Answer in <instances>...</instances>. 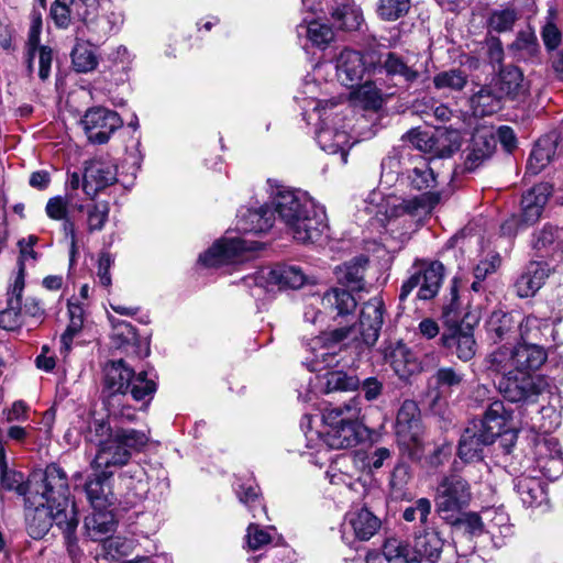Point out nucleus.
<instances>
[{"mask_svg": "<svg viewBox=\"0 0 563 563\" xmlns=\"http://www.w3.org/2000/svg\"><path fill=\"white\" fill-rule=\"evenodd\" d=\"M25 520L33 539L43 538L55 523L68 540L78 526L75 503L69 498V485L65 471L49 464L44 471L34 472L24 492Z\"/></svg>", "mask_w": 563, "mask_h": 563, "instance_id": "obj_1", "label": "nucleus"}, {"mask_svg": "<svg viewBox=\"0 0 563 563\" xmlns=\"http://www.w3.org/2000/svg\"><path fill=\"white\" fill-rule=\"evenodd\" d=\"M271 209L277 213L286 232L301 244L317 243L328 231L327 216L306 192L267 180Z\"/></svg>", "mask_w": 563, "mask_h": 563, "instance_id": "obj_2", "label": "nucleus"}, {"mask_svg": "<svg viewBox=\"0 0 563 563\" xmlns=\"http://www.w3.org/2000/svg\"><path fill=\"white\" fill-rule=\"evenodd\" d=\"M509 411L504 402L494 400L488 404L484 418L472 421L463 431L457 446L459 457L466 462H482L485 451L495 440L506 432Z\"/></svg>", "mask_w": 563, "mask_h": 563, "instance_id": "obj_3", "label": "nucleus"}, {"mask_svg": "<svg viewBox=\"0 0 563 563\" xmlns=\"http://www.w3.org/2000/svg\"><path fill=\"white\" fill-rule=\"evenodd\" d=\"M360 399L351 398L343 405L327 408L322 415L324 423L330 428L324 435V443L335 450L355 446L361 439L356 422L360 413Z\"/></svg>", "mask_w": 563, "mask_h": 563, "instance_id": "obj_4", "label": "nucleus"}, {"mask_svg": "<svg viewBox=\"0 0 563 563\" xmlns=\"http://www.w3.org/2000/svg\"><path fill=\"white\" fill-rule=\"evenodd\" d=\"M104 388L109 397H124L128 391L134 400H144L152 397L156 390V384L147 378L145 372L134 374L123 360L112 361L104 367Z\"/></svg>", "mask_w": 563, "mask_h": 563, "instance_id": "obj_5", "label": "nucleus"}, {"mask_svg": "<svg viewBox=\"0 0 563 563\" xmlns=\"http://www.w3.org/2000/svg\"><path fill=\"white\" fill-rule=\"evenodd\" d=\"M341 101V98L314 101V110L320 113V124L316 132V139L322 151L332 155L339 154L340 163L344 165L347 163L349 151L352 146L350 135L344 126H336V123L341 121L338 113L333 117L327 113L328 109L339 106Z\"/></svg>", "mask_w": 563, "mask_h": 563, "instance_id": "obj_6", "label": "nucleus"}, {"mask_svg": "<svg viewBox=\"0 0 563 563\" xmlns=\"http://www.w3.org/2000/svg\"><path fill=\"white\" fill-rule=\"evenodd\" d=\"M443 544V539L437 530L426 528L415 534L412 545L394 539L386 542L384 551L389 560L397 558L402 559L405 563H418L424 559L435 563L440 559Z\"/></svg>", "mask_w": 563, "mask_h": 563, "instance_id": "obj_7", "label": "nucleus"}, {"mask_svg": "<svg viewBox=\"0 0 563 563\" xmlns=\"http://www.w3.org/2000/svg\"><path fill=\"white\" fill-rule=\"evenodd\" d=\"M396 434L405 454L412 461H420L424 454L423 427L418 404L405 400L396 418Z\"/></svg>", "mask_w": 563, "mask_h": 563, "instance_id": "obj_8", "label": "nucleus"}, {"mask_svg": "<svg viewBox=\"0 0 563 563\" xmlns=\"http://www.w3.org/2000/svg\"><path fill=\"white\" fill-rule=\"evenodd\" d=\"M452 301L443 308V317L448 323H452L450 331L441 335V344L454 353L462 362L471 361L477 351V344L474 338L473 329L467 325L465 328L457 325L461 316L457 311L456 287L452 286Z\"/></svg>", "mask_w": 563, "mask_h": 563, "instance_id": "obj_9", "label": "nucleus"}, {"mask_svg": "<svg viewBox=\"0 0 563 563\" xmlns=\"http://www.w3.org/2000/svg\"><path fill=\"white\" fill-rule=\"evenodd\" d=\"M354 332L355 329H334L311 339L307 344V351L310 355L305 361L309 371L321 372L339 364L340 344L344 342L347 345V339Z\"/></svg>", "mask_w": 563, "mask_h": 563, "instance_id": "obj_10", "label": "nucleus"}, {"mask_svg": "<svg viewBox=\"0 0 563 563\" xmlns=\"http://www.w3.org/2000/svg\"><path fill=\"white\" fill-rule=\"evenodd\" d=\"M384 301L375 296L364 302L361 308L358 323L344 329H355L349 336L347 345H354L360 352L372 347L378 340L384 321Z\"/></svg>", "mask_w": 563, "mask_h": 563, "instance_id": "obj_11", "label": "nucleus"}, {"mask_svg": "<svg viewBox=\"0 0 563 563\" xmlns=\"http://www.w3.org/2000/svg\"><path fill=\"white\" fill-rule=\"evenodd\" d=\"M472 500L471 485L460 475L444 476L435 490L437 512L445 520H452L455 515L466 508Z\"/></svg>", "mask_w": 563, "mask_h": 563, "instance_id": "obj_12", "label": "nucleus"}, {"mask_svg": "<svg viewBox=\"0 0 563 563\" xmlns=\"http://www.w3.org/2000/svg\"><path fill=\"white\" fill-rule=\"evenodd\" d=\"M443 276L444 266L438 261L415 264L412 273L401 285L399 299L406 300L413 289H417V298L420 300L434 298L439 292Z\"/></svg>", "mask_w": 563, "mask_h": 563, "instance_id": "obj_13", "label": "nucleus"}, {"mask_svg": "<svg viewBox=\"0 0 563 563\" xmlns=\"http://www.w3.org/2000/svg\"><path fill=\"white\" fill-rule=\"evenodd\" d=\"M498 389L508 401L534 404L548 391L549 383L541 375L516 372L510 376L501 377Z\"/></svg>", "mask_w": 563, "mask_h": 563, "instance_id": "obj_14", "label": "nucleus"}, {"mask_svg": "<svg viewBox=\"0 0 563 563\" xmlns=\"http://www.w3.org/2000/svg\"><path fill=\"white\" fill-rule=\"evenodd\" d=\"M306 10L329 12L333 24L343 31H356L363 22L361 9L352 0H301Z\"/></svg>", "mask_w": 563, "mask_h": 563, "instance_id": "obj_15", "label": "nucleus"}, {"mask_svg": "<svg viewBox=\"0 0 563 563\" xmlns=\"http://www.w3.org/2000/svg\"><path fill=\"white\" fill-rule=\"evenodd\" d=\"M262 244L241 236L218 240L211 247L199 256V261L207 267H218L238 261L244 253L260 250Z\"/></svg>", "mask_w": 563, "mask_h": 563, "instance_id": "obj_16", "label": "nucleus"}, {"mask_svg": "<svg viewBox=\"0 0 563 563\" xmlns=\"http://www.w3.org/2000/svg\"><path fill=\"white\" fill-rule=\"evenodd\" d=\"M376 53L362 54L358 51L344 48L335 58L338 80L345 87L358 86L366 71L374 70Z\"/></svg>", "mask_w": 563, "mask_h": 563, "instance_id": "obj_17", "label": "nucleus"}, {"mask_svg": "<svg viewBox=\"0 0 563 563\" xmlns=\"http://www.w3.org/2000/svg\"><path fill=\"white\" fill-rule=\"evenodd\" d=\"M81 124L91 143L104 144L112 133L121 128L122 120L115 111L103 107H93L86 111Z\"/></svg>", "mask_w": 563, "mask_h": 563, "instance_id": "obj_18", "label": "nucleus"}, {"mask_svg": "<svg viewBox=\"0 0 563 563\" xmlns=\"http://www.w3.org/2000/svg\"><path fill=\"white\" fill-rule=\"evenodd\" d=\"M374 73L384 74L387 78L406 86H411L420 78L416 63L397 52L379 54L377 59L375 58Z\"/></svg>", "mask_w": 563, "mask_h": 563, "instance_id": "obj_19", "label": "nucleus"}, {"mask_svg": "<svg viewBox=\"0 0 563 563\" xmlns=\"http://www.w3.org/2000/svg\"><path fill=\"white\" fill-rule=\"evenodd\" d=\"M256 286L273 289L274 286L282 288H300L306 282L307 276L299 266L278 264L274 267L260 269L253 277Z\"/></svg>", "mask_w": 563, "mask_h": 563, "instance_id": "obj_20", "label": "nucleus"}, {"mask_svg": "<svg viewBox=\"0 0 563 563\" xmlns=\"http://www.w3.org/2000/svg\"><path fill=\"white\" fill-rule=\"evenodd\" d=\"M117 166L109 159L95 158L86 163L82 190L93 199L101 190L117 181Z\"/></svg>", "mask_w": 563, "mask_h": 563, "instance_id": "obj_21", "label": "nucleus"}, {"mask_svg": "<svg viewBox=\"0 0 563 563\" xmlns=\"http://www.w3.org/2000/svg\"><path fill=\"white\" fill-rule=\"evenodd\" d=\"M40 30L41 19L36 18L33 20L32 26L29 33L27 51L25 56V63L27 74L31 76L34 73V63L37 60L38 65V77L41 80H46L51 75V67L53 63V51L51 47L40 45Z\"/></svg>", "mask_w": 563, "mask_h": 563, "instance_id": "obj_22", "label": "nucleus"}, {"mask_svg": "<svg viewBox=\"0 0 563 563\" xmlns=\"http://www.w3.org/2000/svg\"><path fill=\"white\" fill-rule=\"evenodd\" d=\"M24 289V264L22 260L19 263V272L8 291V305L0 312V328L4 330H15L23 323L22 316V292Z\"/></svg>", "mask_w": 563, "mask_h": 563, "instance_id": "obj_23", "label": "nucleus"}, {"mask_svg": "<svg viewBox=\"0 0 563 563\" xmlns=\"http://www.w3.org/2000/svg\"><path fill=\"white\" fill-rule=\"evenodd\" d=\"M439 192L428 191L409 199L390 198L387 201V214L389 217L411 216L419 217L429 213L439 202Z\"/></svg>", "mask_w": 563, "mask_h": 563, "instance_id": "obj_24", "label": "nucleus"}, {"mask_svg": "<svg viewBox=\"0 0 563 563\" xmlns=\"http://www.w3.org/2000/svg\"><path fill=\"white\" fill-rule=\"evenodd\" d=\"M536 465L549 479H556L563 473V457L555 438H543L536 444Z\"/></svg>", "mask_w": 563, "mask_h": 563, "instance_id": "obj_25", "label": "nucleus"}, {"mask_svg": "<svg viewBox=\"0 0 563 563\" xmlns=\"http://www.w3.org/2000/svg\"><path fill=\"white\" fill-rule=\"evenodd\" d=\"M383 355L395 374L401 379H407L419 371V363L416 355L401 341L385 344Z\"/></svg>", "mask_w": 563, "mask_h": 563, "instance_id": "obj_26", "label": "nucleus"}, {"mask_svg": "<svg viewBox=\"0 0 563 563\" xmlns=\"http://www.w3.org/2000/svg\"><path fill=\"white\" fill-rule=\"evenodd\" d=\"M519 313L494 311L486 321V331L493 343L509 344L518 339Z\"/></svg>", "mask_w": 563, "mask_h": 563, "instance_id": "obj_27", "label": "nucleus"}, {"mask_svg": "<svg viewBox=\"0 0 563 563\" xmlns=\"http://www.w3.org/2000/svg\"><path fill=\"white\" fill-rule=\"evenodd\" d=\"M551 272L544 261H531L515 283L516 292L521 298H528L543 286Z\"/></svg>", "mask_w": 563, "mask_h": 563, "instance_id": "obj_28", "label": "nucleus"}, {"mask_svg": "<svg viewBox=\"0 0 563 563\" xmlns=\"http://www.w3.org/2000/svg\"><path fill=\"white\" fill-rule=\"evenodd\" d=\"M274 212L268 205L242 209L236 219V230L242 233H264L272 229Z\"/></svg>", "mask_w": 563, "mask_h": 563, "instance_id": "obj_29", "label": "nucleus"}, {"mask_svg": "<svg viewBox=\"0 0 563 563\" xmlns=\"http://www.w3.org/2000/svg\"><path fill=\"white\" fill-rule=\"evenodd\" d=\"M130 459L126 448L113 435L98 449L91 465L96 471L112 472V468L125 465Z\"/></svg>", "mask_w": 563, "mask_h": 563, "instance_id": "obj_30", "label": "nucleus"}, {"mask_svg": "<svg viewBox=\"0 0 563 563\" xmlns=\"http://www.w3.org/2000/svg\"><path fill=\"white\" fill-rule=\"evenodd\" d=\"M550 195L551 187L539 184L522 196L520 218L525 225H532L540 219Z\"/></svg>", "mask_w": 563, "mask_h": 563, "instance_id": "obj_31", "label": "nucleus"}, {"mask_svg": "<svg viewBox=\"0 0 563 563\" xmlns=\"http://www.w3.org/2000/svg\"><path fill=\"white\" fill-rule=\"evenodd\" d=\"M496 87L501 96L511 100H521L529 92V84L522 71L516 66H507L500 69Z\"/></svg>", "mask_w": 563, "mask_h": 563, "instance_id": "obj_32", "label": "nucleus"}, {"mask_svg": "<svg viewBox=\"0 0 563 563\" xmlns=\"http://www.w3.org/2000/svg\"><path fill=\"white\" fill-rule=\"evenodd\" d=\"M465 383V373L452 366L439 367L429 379L438 399L450 397Z\"/></svg>", "mask_w": 563, "mask_h": 563, "instance_id": "obj_33", "label": "nucleus"}, {"mask_svg": "<svg viewBox=\"0 0 563 563\" xmlns=\"http://www.w3.org/2000/svg\"><path fill=\"white\" fill-rule=\"evenodd\" d=\"M514 484L523 506L533 508L547 503V485L540 478L522 474L515 478Z\"/></svg>", "mask_w": 563, "mask_h": 563, "instance_id": "obj_34", "label": "nucleus"}, {"mask_svg": "<svg viewBox=\"0 0 563 563\" xmlns=\"http://www.w3.org/2000/svg\"><path fill=\"white\" fill-rule=\"evenodd\" d=\"M345 528H351L355 538L367 541L380 528V520L366 507L356 508L345 516Z\"/></svg>", "mask_w": 563, "mask_h": 563, "instance_id": "obj_35", "label": "nucleus"}, {"mask_svg": "<svg viewBox=\"0 0 563 563\" xmlns=\"http://www.w3.org/2000/svg\"><path fill=\"white\" fill-rule=\"evenodd\" d=\"M113 472L100 471L85 483V492L92 509L107 508L113 504L114 496L109 478Z\"/></svg>", "mask_w": 563, "mask_h": 563, "instance_id": "obj_36", "label": "nucleus"}, {"mask_svg": "<svg viewBox=\"0 0 563 563\" xmlns=\"http://www.w3.org/2000/svg\"><path fill=\"white\" fill-rule=\"evenodd\" d=\"M356 305L357 301L351 292L340 288H332L321 297L323 310L333 318L353 313Z\"/></svg>", "mask_w": 563, "mask_h": 563, "instance_id": "obj_37", "label": "nucleus"}, {"mask_svg": "<svg viewBox=\"0 0 563 563\" xmlns=\"http://www.w3.org/2000/svg\"><path fill=\"white\" fill-rule=\"evenodd\" d=\"M547 361V352L538 343H523L515 347V371L527 373L539 369Z\"/></svg>", "mask_w": 563, "mask_h": 563, "instance_id": "obj_38", "label": "nucleus"}, {"mask_svg": "<svg viewBox=\"0 0 563 563\" xmlns=\"http://www.w3.org/2000/svg\"><path fill=\"white\" fill-rule=\"evenodd\" d=\"M532 246L539 257L553 258L563 249V228L545 225L536 234Z\"/></svg>", "mask_w": 563, "mask_h": 563, "instance_id": "obj_39", "label": "nucleus"}, {"mask_svg": "<svg viewBox=\"0 0 563 563\" xmlns=\"http://www.w3.org/2000/svg\"><path fill=\"white\" fill-rule=\"evenodd\" d=\"M556 151V137L545 135L537 141L527 163L530 174H539L553 158Z\"/></svg>", "mask_w": 563, "mask_h": 563, "instance_id": "obj_40", "label": "nucleus"}, {"mask_svg": "<svg viewBox=\"0 0 563 563\" xmlns=\"http://www.w3.org/2000/svg\"><path fill=\"white\" fill-rule=\"evenodd\" d=\"M115 528L114 516L107 508L93 509L92 514L85 518V529L89 538L100 541Z\"/></svg>", "mask_w": 563, "mask_h": 563, "instance_id": "obj_41", "label": "nucleus"}, {"mask_svg": "<svg viewBox=\"0 0 563 563\" xmlns=\"http://www.w3.org/2000/svg\"><path fill=\"white\" fill-rule=\"evenodd\" d=\"M494 147L495 141L493 137L488 139L481 134L475 135L465 156L464 169L467 172H474L490 157Z\"/></svg>", "mask_w": 563, "mask_h": 563, "instance_id": "obj_42", "label": "nucleus"}, {"mask_svg": "<svg viewBox=\"0 0 563 563\" xmlns=\"http://www.w3.org/2000/svg\"><path fill=\"white\" fill-rule=\"evenodd\" d=\"M298 36L305 35L312 45L324 48L334 37L332 29L318 20L305 18L297 26Z\"/></svg>", "mask_w": 563, "mask_h": 563, "instance_id": "obj_43", "label": "nucleus"}, {"mask_svg": "<svg viewBox=\"0 0 563 563\" xmlns=\"http://www.w3.org/2000/svg\"><path fill=\"white\" fill-rule=\"evenodd\" d=\"M366 263L367 260L358 257L339 266L335 271L339 283L351 288L352 290H362L364 285L363 278Z\"/></svg>", "mask_w": 563, "mask_h": 563, "instance_id": "obj_44", "label": "nucleus"}, {"mask_svg": "<svg viewBox=\"0 0 563 563\" xmlns=\"http://www.w3.org/2000/svg\"><path fill=\"white\" fill-rule=\"evenodd\" d=\"M501 96L488 86L482 87L471 97V106L475 115H490L501 109Z\"/></svg>", "mask_w": 563, "mask_h": 563, "instance_id": "obj_45", "label": "nucleus"}, {"mask_svg": "<svg viewBox=\"0 0 563 563\" xmlns=\"http://www.w3.org/2000/svg\"><path fill=\"white\" fill-rule=\"evenodd\" d=\"M461 134L457 130L438 129L433 132L432 156L449 157L461 147Z\"/></svg>", "mask_w": 563, "mask_h": 563, "instance_id": "obj_46", "label": "nucleus"}, {"mask_svg": "<svg viewBox=\"0 0 563 563\" xmlns=\"http://www.w3.org/2000/svg\"><path fill=\"white\" fill-rule=\"evenodd\" d=\"M508 52L517 60L532 59L539 52L536 34L529 29L519 32L516 40L508 46Z\"/></svg>", "mask_w": 563, "mask_h": 563, "instance_id": "obj_47", "label": "nucleus"}, {"mask_svg": "<svg viewBox=\"0 0 563 563\" xmlns=\"http://www.w3.org/2000/svg\"><path fill=\"white\" fill-rule=\"evenodd\" d=\"M488 368L499 373L503 377L510 376L515 371V347L511 349L505 343L486 357Z\"/></svg>", "mask_w": 563, "mask_h": 563, "instance_id": "obj_48", "label": "nucleus"}, {"mask_svg": "<svg viewBox=\"0 0 563 563\" xmlns=\"http://www.w3.org/2000/svg\"><path fill=\"white\" fill-rule=\"evenodd\" d=\"M70 56L74 69L78 73L92 71L99 64L98 56L88 42H77Z\"/></svg>", "mask_w": 563, "mask_h": 563, "instance_id": "obj_49", "label": "nucleus"}, {"mask_svg": "<svg viewBox=\"0 0 563 563\" xmlns=\"http://www.w3.org/2000/svg\"><path fill=\"white\" fill-rule=\"evenodd\" d=\"M549 327L548 320L539 319L533 316L522 319L519 314L518 336H520L523 343L539 344L541 338L544 335V331L549 330Z\"/></svg>", "mask_w": 563, "mask_h": 563, "instance_id": "obj_50", "label": "nucleus"}, {"mask_svg": "<svg viewBox=\"0 0 563 563\" xmlns=\"http://www.w3.org/2000/svg\"><path fill=\"white\" fill-rule=\"evenodd\" d=\"M481 514L483 521H485L484 525L487 533L494 534L496 531H499L504 534L509 532V516L504 507L484 508Z\"/></svg>", "mask_w": 563, "mask_h": 563, "instance_id": "obj_51", "label": "nucleus"}, {"mask_svg": "<svg viewBox=\"0 0 563 563\" xmlns=\"http://www.w3.org/2000/svg\"><path fill=\"white\" fill-rule=\"evenodd\" d=\"M110 423L104 419H89L87 426L82 431L84 438L87 442L93 443L99 448L101 444L108 442L113 437Z\"/></svg>", "mask_w": 563, "mask_h": 563, "instance_id": "obj_52", "label": "nucleus"}, {"mask_svg": "<svg viewBox=\"0 0 563 563\" xmlns=\"http://www.w3.org/2000/svg\"><path fill=\"white\" fill-rule=\"evenodd\" d=\"M409 184L417 190H430L437 184V176L428 163L421 162L408 172Z\"/></svg>", "mask_w": 563, "mask_h": 563, "instance_id": "obj_53", "label": "nucleus"}, {"mask_svg": "<svg viewBox=\"0 0 563 563\" xmlns=\"http://www.w3.org/2000/svg\"><path fill=\"white\" fill-rule=\"evenodd\" d=\"M466 84L467 75L461 69L444 70L433 77V85L439 90L460 91Z\"/></svg>", "mask_w": 563, "mask_h": 563, "instance_id": "obj_54", "label": "nucleus"}, {"mask_svg": "<svg viewBox=\"0 0 563 563\" xmlns=\"http://www.w3.org/2000/svg\"><path fill=\"white\" fill-rule=\"evenodd\" d=\"M113 435L122 446L126 448L130 457L132 456V452L141 451L148 442V435L135 429L117 428Z\"/></svg>", "mask_w": 563, "mask_h": 563, "instance_id": "obj_55", "label": "nucleus"}, {"mask_svg": "<svg viewBox=\"0 0 563 563\" xmlns=\"http://www.w3.org/2000/svg\"><path fill=\"white\" fill-rule=\"evenodd\" d=\"M411 8V0H378L376 12L384 21H396Z\"/></svg>", "mask_w": 563, "mask_h": 563, "instance_id": "obj_56", "label": "nucleus"}, {"mask_svg": "<svg viewBox=\"0 0 563 563\" xmlns=\"http://www.w3.org/2000/svg\"><path fill=\"white\" fill-rule=\"evenodd\" d=\"M324 379L325 393L338 390H355L360 387V379L356 376L347 375L342 371L327 372Z\"/></svg>", "mask_w": 563, "mask_h": 563, "instance_id": "obj_57", "label": "nucleus"}, {"mask_svg": "<svg viewBox=\"0 0 563 563\" xmlns=\"http://www.w3.org/2000/svg\"><path fill=\"white\" fill-rule=\"evenodd\" d=\"M109 205L108 202H95L87 207V230L90 233L101 231L109 217Z\"/></svg>", "mask_w": 563, "mask_h": 563, "instance_id": "obj_58", "label": "nucleus"}, {"mask_svg": "<svg viewBox=\"0 0 563 563\" xmlns=\"http://www.w3.org/2000/svg\"><path fill=\"white\" fill-rule=\"evenodd\" d=\"M102 541V555L104 559L118 560L125 556L131 551V541L122 537L103 538Z\"/></svg>", "mask_w": 563, "mask_h": 563, "instance_id": "obj_59", "label": "nucleus"}, {"mask_svg": "<svg viewBox=\"0 0 563 563\" xmlns=\"http://www.w3.org/2000/svg\"><path fill=\"white\" fill-rule=\"evenodd\" d=\"M415 109L417 112L424 115L426 121L432 117L439 123L448 122L453 114L449 107L442 103L437 104L432 99L416 103Z\"/></svg>", "mask_w": 563, "mask_h": 563, "instance_id": "obj_60", "label": "nucleus"}, {"mask_svg": "<svg viewBox=\"0 0 563 563\" xmlns=\"http://www.w3.org/2000/svg\"><path fill=\"white\" fill-rule=\"evenodd\" d=\"M73 199V192H67L66 196H55L48 199L45 211L49 219L62 221L69 217L68 202Z\"/></svg>", "mask_w": 563, "mask_h": 563, "instance_id": "obj_61", "label": "nucleus"}, {"mask_svg": "<svg viewBox=\"0 0 563 563\" xmlns=\"http://www.w3.org/2000/svg\"><path fill=\"white\" fill-rule=\"evenodd\" d=\"M484 522L481 512H466L454 520V523L471 537H478L486 532Z\"/></svg>", "mask_w": 563, "mask_h": 563, "instance_id": "obj_62", "label": "nucleus"}, {"mask_svg": "<svg viewBox=\"0 0 563 563\" xmlns=\"http://www.w3.org/2000/svg\"><path fill=\"white\" fill-rule=\"evenodd\" d=\"M411 477L410 468L405 463H398L390 475L389 485L393 494L398 498L405 494V488Z\"/></svg>", "mask_w": 563, "mask_h": 563, "instance_id": "obj_63", "label": "nucleus"}, {"mask_svg": "<svg viewBox=\"0 0 563 563\" xmlns=\"http://www.w3.org/2000/svg\"><path fill=\"white\" fill-rule=\"evenodd\" d=\"M404 139L420 152L432 155V148L434 145L433 132L412 129L404 135Z\"/></svg>", "mask_w": 563, "mask_h": 563, "instance_id": "obj_64", "label": "nucleus"}]
</instances>
